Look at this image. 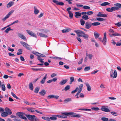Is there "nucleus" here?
Returning <instances> with one entry per match:
<instances>
[{"label": "nucleus", "mask_w": 121, "mask_h": 121, "mask_svg": "<svg viewBox=\"0 0 121 121\" xmlns=\"http://www.w3.org/2000/svg\"><path fill=\"white\" fill-rule=\"evenodd\" d=\"M62 115H66L72 116V117H74L80 118L81 117V115L79 114H76L75 113L73 112H65L63 113H62Z\"/></svg>", "instance_id": "obj_1"}, {"label": "nucleus", "mask_w": 121, "mask_h": 121, "mask_svg": "<svg viewBox=\"0 0 121 121\" xmlns=\"http://www.w3.org/2000/svg\"><path fill=\"white\" fill-rule=\"evenodd\" d=\"M26 117L30 120L32 121H39V120L34 115H27Z\"/></svg>", "instance_id": "obj_2"}, {"label": "nucleus", "mask_w": 121, "mask_h": 121, "mask_svg": "<svg viewBox=\"0 0 121 121\" xmlns=\"http://www.w3.org/2000/svg\"><path fill=\"white\" fill-rule=\"evenodd\" d=\"M114 5L116 7H113L111 8L112 12L113 11L118 10L120 8H121V4L117 3L114 4Z\"/></svg>", "instance_id": "obj_3"}, {"label": "nucleus", "mask_w": 121, "mask_h": 121, "mask_svg": "<svg viewBox=\"0 0 121 121\" xmlns=\"http://www.w3.org/2000/svg\"><path fill=\"white\" fill-rule=\"evenodd\" d=\"M113 70L112 69H111L110 72V76L111 78L113 77V78H116L117 76V73L116 71L115 70L114 71L113 74Z\"/></svg>", "instance_id": "obj_4"}, {"label": "nucleus", "mask_w": 121, "mask_h": 121, "mask_svg": "<svg viewBox=\"0 0 121 121\" xmlns=\"http://www.w3.org/2000/svg\"><path fill=\"white\" fill-rule=\"evenodd\" d=\"M20 43L25 48L27 49L30 50L31 49V48L30 46L25 42L23 41H21L20 42Z\"/></svg>", "instance_id": "obj_5"}, {"label": "nucleus", "mask_w": 121, "mask_h": 121, "mask_svg": "<svg viewBox=\"0 0 121 121\" xmlns=\"http://www.w3.org/2000/svg\"><path fill=\"white\" fill-rule=\"evenodd\" d=\"M74 31L77 34L78 36H82L83 34L85 33V32L79 30H76Z\"/></svg>", "instance_id": "obj_6"}, {"label": "nucleus", "mask_w": 121, "mask_h": 121, "mask_svg": "<svg viewBox=\"0 0 121 121\" xmlns=\"http://www.w3.org/2000/svg\"><path fill=\"white\" fill-rule=\"evenodd\" d=\"M23 113L21 112H18L16 113V114L20 118L26 120L27 119V118L25 116L23 115Z\"/></svg>", "instance_id": "obj_7"}, {"label": "nucleus", "mask_w": 121, "mask_h": 121, "mask_svg": "<svg viewBox=\"0 0 121 121\" xmlns=\"http://www.w3.org/2000/svg\"><path fill=\"white\" fill-rule=\"evenodd\" d=\"M26 31L30 35L34 37H37V36L32 31L29 30H27Z\"/></svg>", "instance_id": "obj_8"}, {"label": "nucleus", "mask_w": 121, "mask_h": 121, "mask_svg": "<svg viewBox=\"0 0 121 121\" xmlns=\"http://www.w3.org/2000/svg\"><path fill=\"white\" fill-rule=\"evenodd\" d=\"M107 42V37L106 33V32L104 33V34L103 38L102 41V42L103 44L105 45L106 43Z\"/></svg>", "instance_id": "obj_9"}, {"label": "nucleus", "mask_w": 121, "mask_h": 121, "mask_svg": "<svg viewBox=\"0 0 121 121\" xmlns=\"http://www.w3.org/2000/svg\"><path fill=\"white\" fill-rule=\"evenodd\" d=\"M52 1L54 3H56L57 5H63L64 4V3L62 2H59L58 1L55 0H53Z\"/></svg>", "instance_id": "obj_10"}, {"label": "nucleus", "mask_w": 121, "mask_h": 121, "mask_svg": "<svg viewBox=\"0 0 121 121\" xmlns=\"http://www.w3.org/2000/svg\"><path fill=\"white\" fill-rule=\"evenodd\" d=\"M101 110L105 112H109L110 110L108 108L105 107V106H102L101 108Z\"/></svg>", "instance_id": "obj_11"}, {"label": "nucleus", "mask_w": 121, "mask_h": 121, "mask_svg": "<svg viewBox=\"0 0 121 121\" xmlns=\"http://www.w3.org/2000/svg\"><path fill=\"white\" fill-rule=\"evenodd\" d=\"M18 36L19 37L23 40L25 41L27 40L26 38L23 34L19 33L18 34Z\"/></svg>", "instance_id": "obj_12"}, {"label": "nucleus", "mask_w": 121, "mask_h": 121, "mask_svg": "<svg viewBox=\"0 0 121 121\" xmlns=\"http://www.w3.org/2000/svg\"><path fill=\"white\" fill-rule=\"evenodd\" d=\"M91 23L88 22H86L85 23V28L86 29H89L91 26Z\"/></svg>", "instance_id": "obj_13"}, {"label": "nucleus", "mask_w": 121, "mask_h": 121, "mask_svg": "<svg viewBox=\"0 0 121 121\" xmlns=\"http://www.w3.org/2000/svg\"><path fill=\"white\" fill-rule=\"evenodd\" d=\"M37 35H38L41 37L47 38L48 37V36L47 35L43 34L40 33H37Z\"/></svg>", "instance_id": "obj_14"}, {"label": "nucleus", "mask_w": 121, "mask_h": 121, "mask_svg": "<svg viewBox=\"0 0 121 121\" xmlns=\"http://www.w3.org/2000/svg\"><path fill=\"white\" fill-rule=\"evenodd\" d=\"M9 115L8 113L5 112H3L1 114V116L3 117H6Z\"/></svg>", "instance_id": "obj_15"}, {"label": "nucleus", "mask_w": 121, "mask_h": 121, "mask_svg": "<svg viewBox=\"0 0 121 121\" xmlns=\"http://www.w3.org/2000/svg\"><path fill=\"white\" fill-rule=\"evenodd\" d=\"M14 2L13 1H11L7 5V7L8 8H9L12 6L14 4Z\"/></svg>", "instance_id": "obj_16"}, {"label": "nucleus", "mask_w": 121, "mask_h": 121, "mask_svg": "<svg viewBox=\"0 0 121 121\" xmlns=\"http://www.w3.org/2000/svg\"><path fill=\"white\" fill-rule=\"evenodd\" d=\"M68 80L67 79L63 80L59 82V84L61 85H63Z\"/></svg>", "instance_id": "obj_17"}, {"label": "nucleus", "mask_w": 121, "mask_h": 121, "mask_svg": "<svg viewBox=\"0 0 121 121\" xmlns=\"http://www.w3.org/2000/svg\"><path fill=\"white\" fill-rule=\"evenodd\" d=\"M5 110L6 112L8 113L9 115H10L12 114V112L10 109L6 107L5 108Z\"/></svg>", "instance_id": "obj_18"}, {"label": "nucleus", "mask_w": 121, "mask_h": 121, "mask_svg": "<svg viewBox=\"0 0 121 121\" xmlns=\"http://www.w3.org/2000/svg\"><path fill=\"white\" fill-rule=\"evenodd\" d=\"M47 74H46L44 77L41 81L40 83L41 84H43L45 83V80L47 78Z\"/></svg>", "instance_id": "obj_19"}, {"label": "nucleus", "mask_w": 121, "mask_h": 121, "mask_svg": "<svg viewBox=\"0 0 121 121\" xmlns=\"http://www.w3.org/2000/svg\"><path fill=\"white\" fill-rule=\"evenodd\" d=\"M81 13L78 12H76L75 13V17L76 18H78L79 17L81 16Z\"/></svg>", "instance_id": "obj_20"}, {"label": "nucleus", "mask_w": 121, "mask_h": 121, "mask_svg": "<svg viewBox=\"0 0 121 121\" xmlns=\"http://www.w3.org/2000/svg\"><path fill=\"white\" fill-rule=\"evenodd\" d=\"M34 13L35 14H37L39 12V11L37 9L36 6H34Z\"/></svg>", "instance_id": "obj_21"}, {"label": "nucleus", "mask_w": 121, "mask_h": 121, "mask_svg": "<svg viewBox=\"0 0 121 121\" xmlns=\"http://www.w3.org/2000/svg\"><path fill=\"white\" fill-rule=\"evenodd\" d=\"M71 30V29L69 28H66L62 30V32L63 33H65L69 32Z\"/></svg>", "instance_id": "obj_22"}, {"label": "nucleus", "mask_w": 121, "mask_h": 121, "mask_svg": "<svg viewBox=\"0 0 121 121\" xmlns=\"http://www.w3.org/2000/svg\"><path fill=\"white\" fill-rule=\"evenodd\" d=\"M46 93L45 90H42L41 91L39 92V94L43 96H44Z\"/></svg>", "instance_id": "obj_23"}, {"label": "nucleus", "mask_w": 121, "mask_h": 121, "mask_svg": "<svg viewBox=\"0 0 121 121\" xmlns=\"http://www.w3.org/2000/svg\"><path fill=\"white\" fill-rule=\"evenodd\" d=\"M29 88L31 91H33V86L32 83L31 82L29 83Z\"/></svg>", "instance_id": "obj_24"}, {"label": "nucleus", "mask_w": 121, "mask_h": 121, "mask_svg": "<svg viewBox=\"0 0 121 121\" xmlns=\"http://www.w3.org/2000/svg\"><path fill=\"white\" fill-rule=\"evenodd\" d=\"M85 84L87 86V90L88 91H90L91 90V88L89 84L87 83H85Z\"/></svg>", "instance_id": "obj_25"}, {"label": "nucleus", "mask_w": 121, "mask_h": 121, "mask_svg": "<svg viewBox=\"0 0 121 121\" xmlns=\"http://www.w3.org/2000/svg\"><path fill=\"white\" fill-rule=\"evenodd\" d=\"M97 16L98 17H107V15L106 14H100L97 15Z\"/></svg>", "instance_id": "obj_26"}, {"label": "nucleus", "mask_w": 121, "mask_h": 121, "mask_svg": "<svg viewBox=\"0 0 121 121\" xmlns=\"http://www.w3.org/2000/svg\"><path fill=\"white\" fill-rule=\"evenodd\" d=\"M94 35L95 38L97 39L98 38L100 34L98 33L95 32Z\"/></svg>", "instance_id": "obj_27"}, {"label": "nucleus", "mask_w": 121, "mask_h": 121, "mask_svg": "<svg viewBox=\"0 0 121 121\" xmlns=\"http://www.w3.org/2000/svg\"><path fill=\"white\" fill-rule=\"evenodd\" d=\"M42 118L44 120H45L50 121V118L49 117H42Z\"/></svg>", "instance_id": "obj_28"}, {"label": "nucleus", "mask_w": 121, "mask_h": 121, "mask_svg": "<svg viewBox=\"0 0 121 121\" xmlns=\"http://www.w3.org/2000/svg\"><path fill=\"white\" fill-rule=\"evenodd\" d=\"M109 3L107 2H105L101 4L100 5L102 6H104L109 5Z\"/></svg>", "instance_id": "obj_29"}, {"label": "nucleus", "mask_w": 121, "mask_h": 121, "mask_svg": "<svg viewBox=\"0 0 121 121\" xmlns=\"http://www.w3.org/2000/svg\"><path fill=\"white\" fill-rule=\"evenodd\" d=\"M57 115L56 116L59 118H66L67 117V115Z\"/></svg>", "instance_id": "obj_30"}, {"label": "nucleus", "mask_w": 121, "mask_h": 121, "mask_svg": "<svg viewBox=\"0 0 121 121\" xmlns=\"http://www.w3.org/2000/svg\"><path fill=\"white\" fill-rule=\"evenodd\" d=\"M83 19L85 20H87L89 19L88 16L87 15H83L82 17Z\"/></svg>", "instance_id": "obj_31"}, {"label": "nucleus", "mask_w": 121, "mask_h": 121, "mask_svg": "<svg viewBox=\"0 0 121 121\" xmlns=\"http://www.w3.org/2000/svg\"><path fill=\"white\" fill-rule=\"evenodd\" d=\"M83 37H84L85 39H88V38L89 37V35L86 34H85V33L83 34V35L82 36Z\"/></svg>", "instance_id": "obj_32"}, {"label": "nucleus", "mask_w": 121, "mask_h": 121, "mask_svg": "<svg viewBox=\"0 0 121 121\" xmlns=\"http://www.w3.org/2000/svg\"><path fill=\"white\" fill-rule=\"evenodd\" d=\"M83 86V85L82 84H81L79 86V89L78 91L81 92L82 89V87Z\"/></svg>", "instance_id": "obj_33"}, {"label": "nucleus", "mask_w": 121, "mask_h": 121, "mask_svg": "<svg viewBox=\"0 0 121 121\" xmlns=\"http://www.w3.org/2000/svg\"><path fill=\"white\" fill-rule=\"evenodd\" d=\"M34 109V108H29L27 109V110L29 112H35Z\"/></svg>", "instance_id": "obj_34"}, {"label": "nucleus", "mask_w": 121, "mask_h": 121, "mask_svg": "<svg viewBox=\"0 0 121 121\" xmlns=\"http://www.w3.org/2000/svg\"><path fill=\"white\" fill-rule=\"evenodd\" d=\"M72 101V99L71 98H69L67 99H65L64 100V101L66 103L68 102L69 101Z\"/></svg>", "instance_id": "obj_35"}, {"label": "nucleus", "mask_w": 121, "mask_h": 121, "mask_svg": "<svg viewBox=\"0 0 121 121\" xmlns=\"http://www.w3.org/2000/svg\"><path fill=\"white\" fill-rule=\"evenodd\" d=\"M12 30V29H11L10 27H9L5 30L4 32L6 33H7L9 31Z\"/></svg>", "instance_id": "obj_36"}, {"label": "nucleus", "mask_w": 121, "mask_h": 121, "mask_svg": "<svg viewBox=\"0 0 121 121\" xmlns=\"http://www.w3.org/2000/svg\"><path fill=\"white\" fill-rule=\"evenodd\" d=\"M100 23L98 22H95L91 24V25L94 26H97L100 24Z\"/></svg>", "instance_id": "obj_37"}, {"label": "nucleus", "mask_w": 121, "mask_h": 121, "mask_svg": "<svg viewBox=\"0 0 121 121\" xmlns=\"http://www.w3.org/2000/svg\"><path fill=\"white\" fill-rule=\"evenodd\" d=\"M114 33H113L112 34V35H113V36H121V35L117 33L116 32H114Z\"/></svg>", "instance_id": "obj_38"}, {"label": "nucleus", "mask_w": 121, "mask_h": 121, "mask_svg": "<svg viewBox=\"0 0 121 121\" xmlns=\"http://www.w3.org/2000/svg\"><path fill=\"white\" fill-rule=\"evenodd\" d=\"M70 88V86L69 85H68L66 86L65 88L64 89L62 90H65V91H67Z\"/></svg>", "instance_id": "obj_39"}, {"label": "nucleus", "mask_w": 121, "mask_h": 121, "mask_svg": "<svg viewBox=\"0 0 121 121\" xmlns=\"http://www.w3.org/2000/svg\"><path fill=\"white\" fill-rule=\"evenodd\" d=\"M91 68L90 66H88L86 67L84 69L85 71H86L89 70Z\"/></svg>", "instance_id": "obj_40"}, {"label": "nucleus", "mask_w": 121, "mask_h": 121, "mask_svg": "<svg viewBox=\"0 0 121 121\" xmlns=\"http://www.w3.org/2000/svg\"><path fill=\"white\" fill-rule=\"evenodd\" d=\"M83 9H90V7L87 5L83 6Z\"/></svg>", "instance_id": "obj_41"}, {"label": "nucleus", "mask_w": 121, "mask_h": 121, "mask_svg": "<svg viewBox=\"0 0 121 121\" xmlns=\"http://www.w3.org/2000/svg\"><path fill=\"white\" fill-rule=\"evenodd\" d=\"M80 22L81 23V24L83 26L84 25L85 23V21L82 19H81L80 20Z\"/></svg>", "instance_id": "obj_42"}, {"label": "nucleus", "mask_w": 121, "mask_h": 121, "mask_svg": "<svg viewBox=\"0 0 121 121\" xmlns=\"http://www.w3.org/2000/svg\"><path fill=\"white\" fill-rule=\"evenodd\" d=\"M39 87H36L35 89L34 92L36 93H37L39 91Z\"/></svg>", "instance_id": "obj_43"}, {"label": "nucleus", "mask_w": 121, "mask_h": 121, "mask_svg": "<svg viewBox=\"0 0 121 121\" xmlns=\"http://www.w3.org/2000/svg\"><path fill=\"white\" fill-rule=\"evenodd\" d=\"M1 87L2 90L3 91H5V87L4 84H2L1 85Z\"/></svg>", "instance_id": "obj_44"}, {"label": "nucleus", "mask_w": 121, "mask_h": 121, "mask_svg": "<svg viewBox=\"0 0 121 121\" xmlns=\"http://www.w3.org/2000/svg\"><path fill=\"white\" fill-rule=\"evenodd\" d=\"M96 19L99 21H104L105 20V19L103 18L100 17L97 18Z\"/></svg>", "instance_id": "obj_45"}, {"label": "nucleus", "mask_w": 121, "mask_h": 121, "mask_svg": "<svg viewBox=\"0 0 121 121\" xmlns=\"http://www.w3.org/2000/svg\"><path fill=\"white\" fill-rule=\"evenodd\" d=\"M49 118H50V120L51 119L53 121H55L57 119V118L55 117H51Z\"/></svg>", "instance_id": "obj_46"}, {"label": "nucleus", "mask_w": 121, "mask_h": 121, "mask_svg": "<svg viewBox=\"0 0 121 121\" xmlns=\"http://www.w3.org/2000/svg\"><path fill=\"white\" fill-rule=\"evenodd\" d=\"M11 93L12 95L14 97L16 98L17 99H19V98L17 97L16 95L14 94L13 92H11Z\"/></svg>", "instance_id": "obj_47"}, {"label": "nucleus", "mask_w": 121, "mask_h": 121, "mask_svg": "<svg viewBox=\"0 0 121 121\" xmlns=\"http://www.w3.org/2000/svg\"><path fill=\"white\" fill-rule=\"evenodd\" d=\"M101 120L103 121H108V119L106 117H102L101 118Z\"/></svg>", "instance_id": "obj_48"}, {"label": "nucleus", "mask_w": 121, "mask_h": 121, "mask_svg": "<svg viewBox=\"0 0 121 121\" xmlns=\"http://www.w3.org/2000/svg\"><path fill=\"white\" fill-rule=\"evenodd\" d=\"M91 109L94 110L98 111L99 110V109L98 107H92Z\"/></svg>", "instance_id": "obj_49"}, {"label": "nucleus", "mask_w": 121, "mask_h": 121, "mask_svg": "<svg viewBox=\"0 0 121 121\" xmlns=\"http://www.w3.org/2000/svg\"><path fill=\"white\" fill-rule=\"evenodd\" d=\"M78 90V88L77 87L76 88V89H75L73 91H72L71 92V93L72 94H73L75 93V92H76Z\"/></svg>", "instance_id": "obj_50"}, {"label": "nucleus", "mask_w": 121, "mask_h": 121, "mask_svg": "<svg viewBox=\"0 0 121 121\" xmlns=\"http://www.w3.org/2000/svg\"><path fill=\"white\" fill-rule=\"evenodd\" d=\"M14 11L12 10L10 11L7 15L9 17L11 15L13 12Z\"/></svg>", "instance_id": "obj_51"}, {"label": "nucleus", "mask_w": 121, "mask_h": 121, "mask_svg": "<svg viewBox=\"0 0 121 121\" xmlns=\"http://www.w3.org/2000/svg\"><path fill=\"white\" fill-rule=\"evenodd\" d=\"M93 12L92 11H88L87 12V14L88 15H91L93 14Z\"/></svg>", "instance_id": "obj_52"}, {"label": "nucleus", "mask_w": 121, "mask_h": 121, "mask_svg": "<svg viewBox=\"0 0 121 121\" xmlns=\"http://www.w3.org/2000/svg\"><path fill=\"white\" fill-rule=\"evenodd\" d=\"M115 25L120 27L121 26V22H118L115 24Z\"/></svg>", "instance_id": "obj_53"}, {"label": "nucleus", "mask_w": 121, "mask_h": 121, "mask_svg": "<svg viewBox=\"0 0 121 121\" xmlns=\"http://www.w3.org/2000/svg\"><path fill=\"white\" fill-rule=\"evenodd\" d=\"M32 53L33 54L37 56L38 57L39 56V53L37 52H32Z\"/></svg>", "instance_id": "obj_54"}, {"label": "nucleus", "mask_w": 121, "mask_h": 121, "mask_svg": "<svg viewBox=\"0 0 121 121\" xmlns=\"http://www.w3.org/2000/svg\"><path fill=\"white\" fill-rule=\"evenodd\" d=\"M9 17L7 15L4 18L2 19V20L3 21H5Z\"/></svg>", "instance_id": "obj_55"}, {"label": "nucleus", "mask_w": 121, "mask_h": 121, "mask_svg": "<svg viewBox=\"0 0 121 121\" xmlns=\"http://www.w3.org/2000/svg\"><path fill=\"white\" fill-rule=\"evenodd\" d=\"M111 113L113 115L115 116H117V113L116 112H111Z\"/></svg>", "instance_id": "obj_56"}, {"label": "nucleus", "mask_w": 121, "mask_h": 121, "mask_svg": "<svg viewBox=\"0 0 121 121\" xmlns=\"http://www.w3.org/2000/svg\"><path fill=\"white\" fill-rule=\"evenodd\" d=\"M53 95H48L47 96V98L48 99H50L51 98H53Z\"/></svg>", "instance_id": "obj_57"}, {"label": "nucleus", "mask_w": 121, "mask_h": 121, "mask_svg": "<svg viewBox=\"0 0 121 121\" xmlns=\"http://www.w3.org/2000/svg\"><path fill=\"white\" fill-rule=\"evenodd\" d=\"M68 13L69 14V17L71 18H72L73 17V13L71 12Z\"/></svg>", "instance_id": "obj_58"}, {"label": "nucleus", "mask_w": 121, "mask_h": 121, "mask_svg": "<svg viewBox=\"0 0 121 121\" xmlns=\"http://www.w3.org/2000/svg\"><path fill=\"white\" fill-rule=\"evenodd\" d=\"M88 57L89 59L91 60L92 59L93 56L92 54H90L88 55Z\"/></svg>", "instance_id": "obj_59"}, {"label": "nucleus", "mask_w": 121, "mask_h": 121, "mask_svg": "<svg viewBox=\"0 0 121 121\" xmlns=\"http://www.w3.org/2000/svg\"><path fill=\"white\" fill-rule=\"evenodd\" d=\"M106 10L107 11L109 12H112L111 8L106 9Z\"/></svg>", "instance_id": "obj_60"}, {"label": "nucleus", "mask_w": 121, "mask_h": 121, "mask_svg": "<svg viewBox=\"0 0 121 121\" xmlns=\"http://www.w3.org/2000/svg\"><path fill=\"white\" fill-rule=\"evenodd\" d=\"M38 56L39 57H46V56L45 55L42 54L40 53H39Z\"/></svg>", "instance_id": "obj_61"}, {"label": "nucleus", "mask_w": 121, "mask_h": 121, "mask_svg": "<svg viewBox=\"0 0 121 121\" xmlns=\"http://www.w3.org/2000/svg\"><path fill=\"white\" fill-rule=\"evenodd\" d=\"M4 110V109L0 107V112H2Z\"/></svg>", "instance_id": "obj_62"}, {"label": "nucleus", "mask_w": 121, "mask_h": 121, "mask_svg": "<svg viewBox=\"0 0 121 121\" xmlns=\"http://www.w3.org/2000/svg\"><path fill=\"white\" fill-rule=\"evenodd\" d=\"M83 60V58H81L80 60L78 62V64H81L82 63Z\"/></svg>", "instance_id": "obj_63"}, {"label": "nucleus", "mask_w": 121, "mask_h": 121, "mask_svg": "<svg viewBox=\"0 0 121 121\" xmlns=\"http://www.w3.org/2000/svg\"><path fill=\"white\" fill-rule=\"evenodd\" d=\"M20 58V59L21 61H25V59L22 56H21Z\"/></svg>", "instance_id": "obj_64"}]
</instances>
